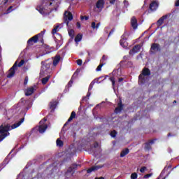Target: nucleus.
Listing matches in <instances>:
<instances>
[{"mask_svg":"<svg viewBox=\"0 0 179 179\" xmlns=\"http://www.w3.org/2000/svg\"><path fill=\"white\" fill-rule=\"evenodd\" d=\"M23 122H24V117L21 118L18 122L13 124L12 126L9 124L4 126L3 124H1L0 126V142H2L6 136H9V135H10L9 131L20 127Z\"/></svg>","mask_w":179,"mask_h":179,"instance_id":"f257e3e1","label":"nucleus"},{"mask_svg":"<svg viewBox=\"0 0 179 179\" xmlns=\"http://www.w3.org/2000/svg\"><path fill=\"white\" fill-rule=\"evenodd\" d=\"M24 65V61L22 59L17 64V62H15L13 66L9 69L8 74L7 75V78H13L15 76V73H16V71H17V66L20 68V66H23Z\"/></svg>","mask_w":179,"mask_h":179,"instance_id":"f03ea898","label":"nucleus"},{"mask_svg":"<svg viewBox=\"0 0 179 179\" xmlns=\"http://www.w3.org/2000/svg\"><path fill=\"white\" fill-rule=\"evenodd\" d=\"M145 76H150V70L147 67L143 69L142 73L138 76V81L141 82V83H145L146 82Z\"/></svg>","mask_w":179,"mask_h":179,"instance_id":"7ed1b4c3","label":"nucleus"},{"mask_svg":"<svg viewBox=\"0 0 179 179\" xmlns=\"http://www.w3.org/2000/svg\"><path fill=\"white\" fill-rule=\"evenodd\" d=\"M44 36V31H41L40 34H38L27 41L28 45H33L36 43L38 42V37H43Z\"/></svg>","mask_w":179,"mask_h":179,"instance_id":"20e7f679","label":"nucleus"},{"mask_svg":"<svg viewBox=\"0 0 179 179\" xmlns=\"http://www.w3.org/2000/svg\"><path fill=\"white\" fill-rule=\"evenodd\" d=\"M64 19V23L66 24V26H69V22L73 20V15H72V13L70 11H65Z\"/></svg>","mask_w":179,"mask_h":179,"instance_id":"39448f33","label":"nucleus"},{"mask_svg":"<svg viewBox=\"0 0 179 179\" xmlns=\"http://www.w3.org/2000/svg\"><path fill=\"white\" fill-rule=\"evenodd\" d=\"M78 167H80V165L76 164H73L71 165V166H70L68 169L67 171L65 173L66 177H68V176H69V174H71V176H73V174L75 173V170L76 169H78Z\"/></svg>","mask_w":179,"mask_h":179,"instance_id":"423d86ee","label":"nucleus"},{"mask_svg":"<svg viewBox=\"0 0 179 179\" xmlns=\"http://www.w3.org/2000/svg\"><path fill=\"white\" fill-rule=\"evenodd\" d=\"M128 36V34L127 32H124L123 35L121 36V39L120 41V44L123 48H127L128 47V42H127V36Z\"/></svg>","mask_w":179,"mask_h":179,"instance_id":"0eeeda50","label":"nucleus"},{"mask_svg":"<svg viewBox=\"0 0 179 179\" xmlns=\"http://www.w3.org/2000/svg\"><path fill=\"white\" fill-rule=\"evenodd\" d=\"M41 65H42L41 71L43 72V73L48 72V71H50V68H51V62L47 63V60L42 61Z\"/></svg>","mask_w":179,"mask_h":179,"instance_id":"6e6552de","label":"nucleus"},{"mask_svg":"<svg viewBox=\"0 0 179 179\" xmlns=\"http://www.w3.org/2000/svg\"><path fill=\"white\" fill-rule=\"evenodd\" d=\"M55 41L57 43L56 48L58 49L59 47L62 45L63 39H62V35L59 34H56V36H55Z\"/></svg>","mask_w":179,"mask_h":179,"instance_id":"1a4fd4ad","label":"nucleus"},{"mask_svg":"<svg viewBox=\"0 0 179 179\" xmlns=\"http://www.w3.org/2000/svg\"><path fill=\"white\" fill-rule=\"evenodd\" d=\"M124 110V104H122V100L121 98L119 99V101L117 103V107L115 108L114 113L115 114H120L121 111Z\"/></svg>","mask_w":179,"mask_h":179,"instance_id":"9d476101","label":"nucleus"},{"mask_svg":"<svg viewBox=\"0 0 179 179\" xmlns=\"http://www.w3.org/2000/svg\"><path fill=\"white\" fill-rule=\"evenodd\" d=\"M157 51H159V52L162 51L160 45L159 43H152L151 45V48H150V52H152V54H155V52H156Z\"/></svg>","mask_w":179,"mask_h":179,"instance_id":"9b49d317","label":"nucleus"},{"mask_svg":"<svg viewBox=\"0 0 179 179\" xmlns=\"http://www.w3.org/2000/svg\"><path fill=\"white\" fill-rule=\"evenodd\" d=\"M157 8H159V3H157V1H153L150 3L149 9L151 12L157 10Z\"/></svg>","mask_w":179,"mask_h":179,"instance_id":"f8f14e48","label":"nucleus"},{"mask_svg":"<svg viewBox=\"0 0 179 179\" xmlns=\"http://www.w3.org/2000/svg\"><path fill=\"white\" fill-rule=\"evenodd\" d=\"M106 4V1L98 0L96 3V8L99 10H103L104 9V5Z\"/></svg>","mask_w":179,"mask_h":179,"instance_id":"ddd939ff","label":"nucleus"},{"mask_svg":"<svg viewBox=\"0 0 179 179\" xmlns=\"http://www.w3.org/2000/svg\"><path fill=\"white\" fill-rule=\"evenodd\" d=\"M167 17H169V15H165L162 17H161L157 21V26H158L159 27H160V26H162V24H163V23H164V20H166V19H167Z\"/></svg>","mask_w":179,"mask_h":179,"instance_id":"4468645a","label":"nucleus"},{"mask_svg":"<svg viewBox=\"0 0 179 179\" xmlns=\"http://www.w3.org/2000/svg\"><path fill=\"white\" fill-rule=\"evenodd\" d=\"M155 141H156V139H152V140H150L149 142L145 143V150H151L152 145H153L155 143Z\"/></svg>","mask_w":179,"mask_h":179,"instance_id":"2eb2a0df","label":"nucleus"},{"mask_svg":"<svg viewBox=\"0 0 179 179\" xmlns=\"http://www.w3.org/2000/svg\"><path fill=\"white\" fill-rule=\"evenodd\" d=\"M131 27L134 29L136 30L138 29V20H136V17H132L131 19Z\"/></svg>","mask_w":179,"mask_h":179,"instance_id":"dca6fc26","label":"nucleus"},{"mask_svg":"<svg viewBox=\"0 0 179 179\" xmlns=\"http://www.w3.org/2000/svg\"><path fill=\"white\" fill-rule=\"evenodd\" d=\"M75 117H76V113L75 111L71 112V116L68 119L67 122L64 124V127H66V125H68V124H69Z\"/></svg>","mask_w":179,"mask_h":179,"instance_id":"f3484780","label":"nucleus"},{"mask_svg":"<svg viewBox=\"0 0 179 179\" xmlns=\"http://www.w3.org/2000/svg\"><path fill=\"white\" fill-rule=\"evenodd\" d=\"M61 61V56L59 55H57L55 57H53V65L54 66H57L58 64Z\"/></svg>","mask_w":179,"mask_h":179,"instance_id":"a211bd4d","label":"nucleus"},{"mask_svg":"<svg viewBox=\"0 0 179 179\" xmlns=\"http://www.w3.org/2000/svg\"><path fill=\"white\" fill-rule=\"evenodd\" d=\"M76 78H78V72L76 71L73 73L70 81L68 83L69 87H72V85L73 84V79H76Z\"/></svg>","mask_w":179,"mask_h":179,"instance_id":"6ab92c4d","label":"nucleus"},{"mask_svg":"<svg viewBox=\"0 0 179 179\" xmlns=\"http://www.w3.org/2000/svg\"><path fill=\"white\" fill-rule=\"evenodd\" d=\"M99 169H101V166H94L87 170V173L89 174L92 173V171H97Z\"/></svg>","mask_w":179,"mask_h":179,"instance_id":"aec40b11","label":"nucleus"},{"mask_svg":"<svg viewBox=\"0 0 179 179\" xmlns=\"http://www.w3.org/2000/svg\"><path fill=\"white\" fill-rule=\"evenodd\" d=\"M141 50V45H136L134 48L133 50H131L129 51V54H135L136 52H138V51Z\"/></svg>","mask_w":179,"mask_h":179,"instance_id":"412c9836","label":"nucleus"},{"mask_svg":"<svg viewBox=\"0 0 179 179\" xmlns=\"http://www.w3.org/2000/svg\"><path fill=\"white\" fill-rule=\"evenodd\" d=\"M47 128H48V125L47 124L40 125L38 127V131L40 134H44V132H45V131L47 130Z\"/></svg>","mask_w":179,"mask_h":179,"instance_id":"4be33fe9","label":"nucleus"},{"mask_svg":"<svg viewBox=\"0 0 179 179\" xmlns=\"http://www.w3.org/2000/svg\"><path fill=\"white\" fill-rule=\"evenodd\" d=\"M34 93V87H31L27 89L25 92V96H31Z\"/></svg>","mask_w":179,"mask_h":179,"instance_id":"5701e85b","label":"nucleus"},{"mask_svg":"<svg viewBox=\"0 0 179 179\" xmlns=\"http://www.w3.org/2000/svg\"><path fill=\"white\" fill-rule=\"evenodd\" d=\"M129 153V149L125 148L124 150H122L120 153V157H125Z\"/></svg>","mask_w":179,"mask_h":179,"instance_id":"b1692460","label":"nucleus"},{"mask_svg":"<svg viewBox=\"0 0 179 179\" xmlns=\"http://www.w3.org/2000/svg\"><path fill=\"white\" fill-rule=\"evenodd\" d=\"M50 78H51V76L48 75V76L42 78V85H47V83L50 80Z\"/></svg>","mask_w":179,"mask_h":179,"instance_id":"393cba45","label":"nucleus"},{"mask_svg":"<svg viewBox=\"0 0 179 179\" xmlns=\"http://www.w3.org/2000/svg\"><path fill=\"white\" fill-rule=\"evenodd\" d=\"M83 37V36L82 34H78L76 36V38H75L74 40H75V41H76V43H79V41H82Z\"/></svg>","mask_w":179,"mask_h":179,"instance_id":"a878e982","label":"nucleus"},{"mask_svg":"<svg viewBox=\"0 0 179 179\" xmlns=\"http://www.w3.org/2000/svg\"><path fill=\"white\" fill-rule=\"evenodd\" d=\"M56 143H57V146H59V148H62V146H64V141H62L59 138L57 139Z\"/></svg>","mask_w":179,"mask_h":179,"instance_id":"bb28decb","label":"nucleus"},{"mask_svg":"<svg viewBox=\"0 0 179 179\" xmlns=\"http://www.w3.org/2000/svg\"><path fill=\"white\" fill-rule=\"evenodd\" d=\"M104 65H106V63H101L96 69V72H100V71H101V68H103Z\"/></svg>","mask_w":179,"mask_h":179,"instance_id":"cd10ccee","label":"nucleus"},{"mask_svg":"<svg viewBox=\"0 0 179 179\" xmlns=\"http://www.w3.org/2000/svg\"><path fill=\"white\" fill-rule=\"evenodd\" d=\"M36 10H38V12L40 13H41L42 15L44 14V8H43V6H37Z\"/></svg>","mask_w":179,"mask_h":179,"instance_id":"c85d7f7f","label":"nucleus"},{"mask_svg":"<svg viewBox=\"0 0 179 179\" xmlns=\"http://www.w3.org/2000/svg\"><path fill=\"white\" fill-rule=\"evenodd\" d=\"M109 80H110V82L112 83V86L113 88L114 89V87H115V78L114 77H110L109 78Z\"/></svg>","mask_w":179,"mask_h":179,"instance_id":"c756f323","label":"nucleus"},{"mask_svg":"<svg viewBox=\"0 0 179 179\" xmlns=\"http://www.w3.org/2000/svg\"><path fill=\"white\" fill-rule=\"evenodd\" d=\"M59 28V25H57L55 27V29L52 30V34L54 36L55 34H57V31H58V29Z\"/></svg>","mask_w":179,"mask_h":179,"instance_id":"7c9ffc66","label":"nucleus"},{"mask_svg":"<svg viewBox=\"0 0 179 179\" xmlns=\"http://www.w3.org/2000/svg\"><path fill=\"white\" fill-rule=\"evenodd\" d=\"M69 35L70 37H71V38H73V37L75 36V31H73V29H70L69 31Z\"/></svg>","mask_w":179,"mask_h":179,"instance_id":"2f4dec72","label":"nucleus"},{"mask_svg":"<svg viewBox=\"0 0 179 179\" xmlns=\"http://www.w3.org/2000/svg\"><path fill=\"white\" fill-rule=\"evenodd\" d=\"M88 57L87 58V61H90L92 59V54H93V51H87Z\"/></svg>","mask_w":179,"mask_h":179,"instance_id":"473e14b6","label":"nucleus"},{"mask_svg":"<svg viewBox=\"0 0 179 179\" xmlns=\"http://www.w3.org/2000/svg\"><path fill=\"white\" fill-rule=\"evenodd\" d=\"M50 108H57V101L50 103Z\"/></svg>","mask_w":179,"mask_h":179,"instance_id":"72a5a7b5","label":"nucleus"},{"mask_svg":"<svg viewBox=\"0 0 179 179\" xmlns=\"http://www.w3.org/2000/svg\"><path fill=\"white\" fill-rule=\"evenodd\" d=\"M110 136H111L112 138H115V136H117V131L113 130V131L110 132Z\"/></svg>","mask_w":179,"mask_h":179,"instance_id":"f704fd0d","label":"nucleus"},{"mask_svg":"<svg viewBox=\"0 0 179 179\" xmlns=\"http://www.w3.org/2000/svg\"><path fill=\"white\" fill-rule=\"evenodd\" d=\"M104 61H107V57H106V55H103L102 56V59H101L100 62L101 64H106V62H104Z\"/></svg>","mask_w":179,"mask_h":179,"instance_id":"c9c22d12","label":"nucleus"},{"mask_svg":"<svg viewBox=\"0 0 179 179\" xmlns=\"http://www.w3.org/2000/svg\"><path fill=\"white\" fill-rule=\"evenodd\" d=\"M136 178H138V173H136L135 172L131 173V179H136Z\"/></svg>","mask_w":179,"mask_h":179,"instance_id":"e433bc0d","label":"nucleus"},{"mask_svg":"<svg viewBox=\"0 0 179 179\" xmlns=\"http://www.w3.org/2000/svg\"><path fill=\"white\" fill-rule=\"evenodd\" d=\"M93 86H94V82L92 81L88 88V92H90L93 89Z\"/></svg>","mask_w":179,"mask_h":179,"instance_id":"4c0bfd02","label":"nucleus"},{"mask_svg":"<svg viewBox=\"0 0 179 179\" xmlns=\"http://www.w3.org/2000/svg\"><path fill=\"white\" fill-rule=\"evenodd\" d=\"M29 82V77L26 76L24 80V86H26Z\"/></svg>","mask_w":179,"mask_h":179,"instance_id":"58836bf2","label":"nucleus"},{"mask_svg":"<svg viewBox=\"0 0 179 179\" xmlns=\"http://www.w3.org/2000/svg\"><path fill=\"white\" fill-rule=\"evenodd\" d=\"M92 95V92H90V91H88L87 94V96H84L83 98V100H86L87 97H90V96Z\"/></svg>","mask_w":179,"mask_h":179,"instance_id":"ea45409f","label":"nucleus"},{"mask_svg":"<svg viewBox=\"0 0 179 179\" xmlns=\"http://www.w3.org/2000/svg\"><path fill=\"white\" fill-rule=\"evenodd\" d=\"M47 0H44V2H45ZM48 3H46V6H51L52 5V1H54V0H48Z\"/></svg>","mask_w":179,"mask_h":179,"instance_id":"a19ab883","label":"nucleus"},{"mask_svg":"<svg viewBox=\"0 0 179 179\" xmlns=\"http://www.w3.org/2000/svg\"><path fill=\"white\" fill-rule=\"evenodd\" d=\"M80 20H89V16H80Z\"/></svg>","mask_w":179,"mask_h":179,"instance_id":"79ce46f5","label":"nucleus"},{"mask_svg":"<svg viewBox=\"0 0 179 179\" xmlns=\"http://www.w3.org/2000/svg\"><path fill=\"white\" fill-rule=\"evenodd\" d=\"M145 170H146V166H142L140 169V172L145 173Z\"/></svg>","mask_w":179,"mask_h":179,"instance_id":"37998d69","label":"nucleus"},{"mask_svg":"<svg viewBox=\"0 0 179 179\" xmlns=\"http://www.w3.org/2000/svg\"><path fill=\"white\" fill-rule=\"evenodd\" d=\"M114 31H115V28H113L111 29V31L109 32L108 37H110V36H111V34H113V33H114Z\"/></svg>","mask_w":179,"mask_h":179,"instance_id":"c03bdc74","label":"nucleus"},{"mask_svg":"<svg viewBox=\"0 0 179 179\" xmlns=\"http://www.w3.org/2000/svg\"><path fill=\"white\" fill-rule=\"evenodd\" d=\"M124 6H126V8H128V6H129V3L128 2V1L124 0Z\"/></svg>","mask_w":179,"mask_h":179,"instance_id":"a18cd8bd","label":"nucleus"},{"mask_svg":"<svg viewBox=\"0 0 179 179\" xmlns=\"http://www.w3.org/2000/svg\"><path fill=\"white\" fill-rule=\"evenodd\" d=\"M91 27L92 29H96V22H92V24H91Z\"/></svg>","mask_w":179,"mask_h":179,"instance_id":"49530a36","label":"nucleus"},{"mask_svg":"<svg viewBox=\"0 0 179 179\" xmlns=\"http://www.w3.org/2000/svg\"><path fill=\"white\" fill-rule=\"evenodd\" d=\"M152 173H148L144 176V178H149V177H152Z\"/></svg>","mask_w":179,"mask_h":179,"instance_id":"de8ad7c7","label":"nucleus"},{"mask_svg":"<svg viewBox=\"0 0 179 179\" xmlns=\"http://www.w3.org/2000/svg\"><path fill=\"white\" fill-rule=\"evenodd\" d=\"M77 64L80 66L83 64L82 59H78L76 61Z\"/></svg>","mask_w":179,"mask_h":179,"instance_id":"09e8293b","label":"nucleus"},{"mask_svg":"<svg viewBox=\"0 0 179 179\" xmlns=\"http://www.w3.org/2000/svg\"><path fill=\"white\" fill-rule=\"evenodd\" d=\"M94 148L95 149L97 148H99V143L95 142V143H94Z\"/></svg>","mask_w":179,"mask_h":179,"instance_id":"8fccbe9b","label":"nucleus"},{"mask_svg":"<svg viewBox=\"0 0 179 179\" xmlns=\"http://www.w3.org/2000/svg\"><path fill=\"white\" fill-rule=\"evenodd\" d=\"M76 26H77V28H78V29H80V27H81L80 22H77Z\"/></svg>","mask_w":179,"mask_h":179,"instance_id":"3c124183","label":"nucleus"},{"mask_svg":"<svg viewBox=\"0 0 179 179\" xmlns=\"http://www.w3.org/2000/svg\"><path fill=\"white\" fill-rule=\"evenodd\" d=\"M117 0H110V5H114V3H115V1H116Z\"/></svg>","mask_w":179,"mask_h":179,"instance_id":"603ef678","label":"nucleus"},{"mask_svg":"<svg viewBox=\"0 0 179 179\" xmlns=\"http://www.w3.org/2000/svg\"><path fill=\"white\" fill-rule=\"evenodd\" d=\"M167 136L168 138H170V136H176V134H171V133H169Z\"/></svg>","mask_w":179,"mask_h":179,"instance_id":"864d4df0","label":"nucleus"},{"mask_svg":"<svg viewBox=\"0 0 179 179\" xmlns=\"http://www.w3.org/2000/svg\"><path fill=\"white\" fill-rule=\"evenodd\" d=\"M100 22L99 23H97L96 24V28L95 29H99V27H100Z\"/></svg>","mask_w":179,"mask_h":179,"instance_id":"5fc2aeb1","label":"nucleus"},{"mask_svg":"<svg viewBox=\"0 0 179 179\" xmlns=\"http://www.w3.org/2000/svg\"><path fill=\"white\" fill-rule=\"evenodd\" d=\"M175 6H179V0H178V1L175 3Z\"/></svg>","mask_w":179,"mask_h":179,"instance_id":"6e6d98bb","label":"nucleus"},{"mask_svg":"<svg viewBox=\"0 0 179 179\" xmlns=\"http://www.w3.org/2000/svg\"><path fill=\"white\" fill-rule=\"evenodd\" d=\"M122 80H124V78H120L118 79V82H120V83L122 82Z\"/></svg>","mask_w":179,"mask_h":179,"instance_id":"4d7b16f0","label":"nucleus"},{"mask_svg":"<svg viewBox=\"0 0 179 179\" xmlns=\"http://www.w3.org/2000/svg\"><path fill=\"white\" fill-rule=\"evenodd\" d=\"M95 179H105L104 178V177H103V176H101V177H96V178H95Z\"/></svg>","mask_w":179,"mask_h":179,"instance_id":"13d9d810","label":"nucleus"},{"mask_svg":"<svg viewBox=\"0 0 179 179\" xmlns=\"http://www.w3.org/2000/svg\"><path fill=\"white\" fill-rule=\"evenodd\" d=\"M47 121V119H43V122H45Z\"/></svg>","mask_w":179,"mask_h":179,"instance_id":"bf43d9fd","label":"nucleus"},{"mask_svg":"<svg viewBox=\"0 0 179 179\" xmlns=\"http://www.w3.org/2000/svg\"><path fill=\"white\" fill-rule=\"evenodd\" d=\"M9 9H12V6H10V7L8 8V10H9Z\"/></svg>","mask_w":179,"mask_h":179,"instance_id":"052dcab7","label":"nucleus"},{"mask_svg":"<svg viewBox=\"0 0 179 179\" xmlns=\"http://www.w3.org/2000/svg\"><path fill=\"white\" fill-rule=\"evenodd\" d=\"M173 103H177V101H173Z\"/></svg>","mask_w":179,"mask_h":179,"instance_id":"680f3d73","label":"nucleus"},{"mask_svg":"<svg viewBox=\"0 0 179 179\" xmlns=\"http://www.w3.org/2000/svg\"><path fill=\"white\" fill-rule=\"evenodd\" d=\"M41 123H43V120H41V121L40 122V124H41Z\"/></svg>","mask_w":179,"mask_h":179,"instance_id":"e2e57ef3","label":"nucleus"},{"mask_svg":"<svg viewBox=\"0 0 179 179\" xmlns=\"http://www.w3.org/2000/svg\"><path fill=\"white\" fill-rule=\"evenodd\" d=\"M9 0H6V2H8Z\"/></svg>","mask_w":179,"mask_h":179,"instance_id":"0e129e2a","label":"nucleus"}]
</instances>
